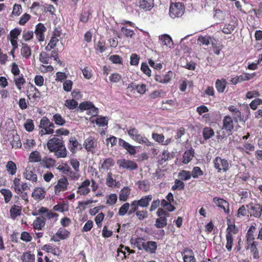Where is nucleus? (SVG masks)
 <instances>
[{"label": "nucleus", "mask_w": 262, "mask_h": 262, "mask_svg": "<svg viewBox=\"0 0 262 262\" xmlns=\"http://www.w3.org/2000/svg\"><path fill=\"white\" fill-rule=\"evenodd\" d=\"M47 146L50 152H54L55 156L58 158H66L67 156V150L65 147L62 137H54L50 139Z\"/></svg>", "instance_id": "1"}, {"label": "nucleus", "mask_w": 262, "mask_h": 262, "mask_svg": "<svg viewBox=\"0 0 262 262\" xmlns=\"http://www.w3.org/2000/svg\"><path fill=\"white\" fill-rule=\"evenodd\" d=\"M39 135L41 137L46 135L53 134L54 132V128L55 125L54 123L50 122L49 119L43 116L40 120L39 125Z\"/></svg>", "instance_id": "2"}, {"label": "nucleus", "mask_w": 262, "mask_h": 262, "mask_svg": "<svg viewBox=\"0 0 262 262\" xmlns=\"http://www.w3.org/2000/svg\"><path fill=\"white\" fill-rule=\"evenodd\" d=\"M185 12V6L180 2L171 3L169 8V15L172 18L181 17Z\"/></svg>", "instance_id": "3"}, {"label": "nucleus", "mask_w": 262, "mask_h": 262, "mask_svg": "<svg viewBox=\"0 0 262 262\" xmlns=\"http://www.w3.org/2000/svg\"><path fill=\"white\" fill-rule=\"evenodd\" d=\"M214 168L218 172H227L229 169V163L228 161L221 157L217 156L213 160Z\"/></svg>", "instance_id": "4"}, {"label": "nucleus", "mask_w": 262, "mask_h": 262, "mask_svg": "<svg viewBox=\"0 0 262 262\" xmlns=\"http://www.w3.org/2000/svg\"><path fill=\"white\" fill-rule=\"evenodd\" d=\"M83 147L88 152L94 154L98 148L97 139L95 137L90 136L84 140Z\"/></svg>", "instance_id": "5"}, {"label": "nucleus", "mask_w": 262, "mask_h": 262, "mask_svg": "<svg viewBox=\"0 0 262 262\" xmlns=\"http://www.w3.org/2000/svg\"><path fill=\"white\" fill-rule=\"evenodd\" d=\"M69 184L68 179L66 177L59 179L57 184L54 186L55 194L59 195L61 192L67 190Z\"/></svg>", "instance_id": "6"}, {"label": "nucleus", "mask_w": 262, "mask_h": 262, "mask_svg": "<svg viewBox=\"0 0 262 262\" xmlns=\"http://www.w3.org/2000/svg\"><path fill=\"white\" fill-rule=\"evenodd\" d=\"M152 200V195L149 194L142 197L138 201H134L132 202V213L133 211L136 210L139 208V206L142 207H146L148 206L149 202Z\"/></svg>", "instance_id": "7"}, {"label": "nucleus", "mask_w": 262, "mask_h": 262, "mask_svg": "<svg viewBox=\"0 0 262 262\" xmlns=\"http://www.w3.org/2000/svg\"><path fill=\"white\" fill-rule=\"evenodd\" d=\"M213 203L224 212L228 214L230 213L229 203L226 200L220 197H214L213 199Z\"/></svg>", "instance_id": "8"}, {"label": "nucleus", "mask_w": 262, "mask_h": 262, "mask_svg": "<svg viewBox=\"0 0 262 262\" xmlns=\"http://www.w3.org/2000/svg\"><path fill=\"white\" fill-rule=\"evenodd\" d=\"M233 119L229 116H225L223 120L222 130H225L228 135L231 134L234 128Z\"/></svg>", "instance_id": "9"}, {"label": "nucleus", "mask_w": 262, "mask_h": 262, "mask_svg": "<svg viewBox=\"0 0 262 262\" xmlns=\"http://www.w3.org/2000/svg\"><path fill=\"white\" fill-rule=\"evenodd\" d=\"M135 131V129L134 128H132V139L133 140L140 144H145L148 146H153L154 143L152 142L149 141L148 139L144 136H143L140 134H136V132Z\"/></svg>", "instance_id": "10"}, {"label": "nucleus", "mask_w": 262, "mask_h": 262, "mask_svg": "<svg viewBox=\"0 0 262 262\" xmlns=\"http://www.w3.org/2000/svg\"><path fill=\"white\" fill-rule=\"evenodd\" d=\"M173 73L171 71H169L165 74H155V80L160 83H167L170 81Z\"/></svg>", "instance_id": "11"}, {"label": "nucleus", "mask_w": 262, "mask_h": 262, "mask_svg": "<svg viewBox=\"0 0 262 262\" xmlns=\"http://www.w3.org/2000/svg\"><path fill=\"white\" fill-rule=\"evenodd\" d=\"M24 178L32 183H36L38 180L37 176L34 169L31 167H27L24 173Z\"/></svg>", "instance_id": "12"}, {"label": "nucleus", "mask_w": 262, "mask_h": 262, "mask_svg": "<svg viewBox=\"0 0 262 262\" xmlns=\"http://www.w3.org/2000/svg\"><path fill=\"white\" fill-rule=\"evenodd\" d=\"M46 31L47 28L43 24L39 23L36 26L34 33L39 41H43L45 40L44 34Z\"/></svg>", "instance_id": "13"}, {"label": "nucleus", "mask_w": 262, "mask_h": 262, "mask_svg": "<svg viewBox=\"0 0 262 262\" xmlns=\"http://www.w3.org/2000/svg\"><path fill=\"white\" fill-rule=\"evenodd\" d=\"M90 184V181L89 179L84 181L78 187L77 193L82 195H86L89 194L91 191L89 188Z\"/></svg>", "instance_id": "14"}, {"label": "nucleus", "mask_w": 262, "mask_h": 262, "mask_svg": "<svg viewBox=\"0 0 262 262\" xmlns=\"http://www.w3.org/2000/svg\"><path fill=\"white\" fill-rule=\"evenodd\" d=\"M137 4L141 9L150 11L154 6V0H138Z\"/></svg>", "instance_id": "15"}, {"label": "nucleus", "mask_w": 262, "mask_h": 262, "mask_svg": "<svg viewBox=\"0 0 262 262\" xmlns=\"http://www.w3.org/2000/svg\"><path fill=\"white\" fill-rule=\"evenodd\" d=\"M46 194V191L44 188L37 187L34 189L32 196L35 200L39 201L45 199Z\"/></svg>", "instance_id": "16"}, {"label": "nucleus", "mask_w": 262, "mask_h": 262, "mask_svg": "<svg viewBox=\"0 0 262 262\" xmlns=\"http://www.w3.org/2000/svg\"><path fill=\"white\" fill-rule=\"evenodd\" d=\"M68 147L72 154H75L78 147H79L80 149H82L81 144L79 143L75 137H71L69 139Z\"/></svg>", "instance_id": "17"}, {"label": "nucleus", "mask_w": 262, "mask_h": 262, "mask_svg": "<svg viewBox=\"0 0 262 262\" xmlns=\"http://www.w3.org/2000/svg\"><path fill=\"white\" fill-rule=\"evenodd\" d=\"M257 246L258 242H255L247 243L246 247L247 250H250V253L252 254L254 259H258L259 258V251L257 248Z\"/></svg>", "instance_id": "18"}, {"label": "nucleus", "mask_w": 262, "mask_h": 262, "mask_svg": "<svg viewBox=\"0 0 262 262\" xmlns=\"http://www.w3.org/2000/svg\"><path fill=\"white\" fill-rule=\"evenodd\" d=\"M249 213L251 216L259 218L261 215L262 207L258 204H250Z\"/></svg>", "instance_id": "19"}, {"label": "nucleus", "mask_w": 262, "mask_h": 262, "mask_svg": "<svg viewBox=\"0 0 262 262\" xmlns=\"http://www.w3.org/2000/svg\"><path fill=\"white\" fill-rule=\"evenodd\" d=\"M182 254L184 262H196L194 253L191 249H185Z\"/></svg>", "instance_id": "20"}, {"label": "nucleus", "mask_w": 262, "mask_h": 262, "mask_svg": "<svg viewBox=\"0 0 262 262\" xmlns=\"http://www.w3.org/2000/svg\"><path fill=\"white\" fill-rule=\"evenodd\" d=\"M41 250L48 253H51L54 255L59 256L61 252L57 247L53 246L51 244H46L41 247Z\"/></svg>", "instance_id": "21"}, {"label": "nucleus", "mask_w": 262, "mask_h": 262, "mask_svg": "<svg viewBox=\"0 0 262 262\" xmlns=\"http://www.w3.org/2000/svg\"><path fill=\"white\" fill-rule=\"evenodd\" d=\"M22 207L21 206L13 205L10 209V217L12 220H15L21 214Z\"/></svg>", "instance_id": "22"}, {"label": "nucleus", "mask_w": 262, "mask_h": 262, "mask_svg": "<svg viewBox=\"0 0 262 262\" xmlns=\"http://www.w3.org/2000/svg\"><path fill=\"white\" fill-rule=\"evenodd\" d=\"M56 160L52 158L45 157L40 161V165L46 168H50L55 166Z\"/></svg>", "instance_id": "23"}, {"label": "nucleus", "mask_w": 262, "mask_h": 262, "mask_svg": "<svg viewBox=\"0 0 262 262\" xmlns=\"http://www.w3.org/2000/svg\"><path fill=\"white\" fill-rule=\"evenodd\" d=\"M46 219L43 216H39L33 223V228L36 230H41L46 225Z\"/></svg>", "instance_id": "24"}, {"label": "nucleus", "mask_w": 262, "mask_h": 262, "mask_svg": "<svg viewBox=\"0 0 262 262\" xmlns=\"http://www.w3.org/2000/svg\"><path fill=\"white\" fill-rule=\"evenodd\" d=\"M13 82L18 90H21L26 83V79L24 75L19 74L18 76H14Z\"/></svg>", "instance_id": "25"}, {"label": "nucleus", "mask_w": 262, "mask_h": 262, "mask_svg": "<svg viewBox=\"0 0 262 262\" xmlns=\"http://www.w3.org/2000/svg\"><path fill=\"white\" fill-rule=\"evenodd\" d=\"M228 110L232 113L233 119L237 122L242 120V114L239 110L233 105H230L228 107Z\"/></svg>", "instance_id": "26"}, {"label": "nucleus", "mask_w": 262, "mask_h": 262, "mask_svg": "<svg viewBox=\"0 0 262 262\" xmlns=\"http://www.w3.org/2000/svg\"><path fill=\"white\" fill-rule=\"evenodd\" d=\"M256 228L255 226L251 225L250 226L246 235L247 244L255 242L254 241L255 237L254 234L256 231Z\"/></svg>", "instance_id": "27"}, {"label": "nucleus", "mask_w": 262, "mask_h": 262, "mask_svg": "<svg viewBox=\"0 0 262 262\" xmlns=\"http://www.w3.org/2000/svg\"><path fill=\"white\" fill-rule=\"evenodd\" d=\"M8 140L10 141V144L13 148H19L21 147L20 137L17 134L13 135L12 137L9 138Z\"/></svg>", "instance_id": "28"}, {"label": "nucleus", "mask_w": 262, "mask_h": 262, "mask_svg": "<svg viewBox=\"0 0 262 262\" xmlns=\"http://www.w3.org/2000/svg\"><path fill=\"white\" fill-rule=\"evenodd\" d=\"M227 84V82L225 79H217L216 80L215 84V88L216 89L217 92L220 93H223L226 88Z\"/></svg>", "instance_id": "29"}, {"label": "nucleus", "mask_w": 262, "mask_h": 262, "mask_svg": "<svg viewBox=\"0 0 262 262\" xmlns=\"http://www.w3.org/2000/svg\"><path fill=\"white\" fill-rule=\"evenodd\" d=\"M112 175L113 174L111 172L107 173L106 178V184L110 187H118L120 184L119 182H117L115 179L113 178Z\"/></svg>", "instance_id": "30"}, {"label": "nucleus", "mask_w": 262, "mask_h": 262, "mask_svg": "<svg viewBox=\"0 0 262 262\" xmlns=\"http://www.w3.org/2000/svg\"><path fill=\"white\" fill-rule=\"evenodd\" d=\"M194 150L191 148L190 149L186 150L183 156V163L188 164L192 159L194 157Z\"/></svg>", "instance_id": "31"}, {"label": "nucleus", "mask_w": 262, "mask_h": 262, "mask_svg": "<svg viewBox=\"0 0 262 262\" xmlns=\"http://www.w3.org/2000/svg\"><path fill=\"white\" fill-rule=\"evenodd\" d=\"M6 170L10 175H15L17 171L16 164L12 161H9L6 165Z\"/></svg>", "instance_id": "32"}, {"label": "nucleus", "mask_w": 262, "mask_h": 262, "mask_svg": "<svg viewBox=\"0 0 262 262\" xmlns=\"http://www.w3.org/2000/svg\"><path fill=\"white\" fill-rule=\"evenodd\" d=\"M157 249V243L154 241H148L145 243L144 250L151 254L155 253Z\"/></svg>", "instance_id": "33"}, {"label": "nucleus", "mask_w": 262, "mask_h": 262, "mask_svg": "<svg viewBox=\"0 0 262 262\" xmlns=\"http://www.w3.org/2000/svg\"><path fill=\"white\" fill-rule=\"evenodd\" d=\"M22 262H35V256L31 251L24 252L21 256Z\"/></svg>", "instance_id": "34"}, {"label": "nucleus", "mask_w": 262, "mask_h": 262, "mask_svg": "<svg viewBox=\"0 0 262 262\" xmlns=\"http://www.w3.org/2000/svg\"><path fill=\"white\" fill-rule=\"evenodd\" d=\"M226 248L228 251L230 252L232 250L233 245V236L230 232H227L226 234Z\"/></svg>", "instance_id": "35"}, {"label": "nucleus", "mask_w": 262, "mask_h": 262, "mask_svg": "<svg viewBox=\"0 0 262 262\" xmlns=\"http://www.w3.org/2000/svg\"><path fill=\"white\" fill-rule=\"evenodd\" d=\"M20 53L23 57L25 58H28L31 56V50L27 43H22Z\"/></svg>", "instance_id": "36"}, {"label": "nucleus", "mask_w": 262, "mask_h": 262, "mask_svg": "<svg viewBox=\"0 0 262 262\" xmlns=\"http://www.w3.org/2000/svg\"><path fill=\"white\" fill-rule=\"evenodd\" d=\"M114 165V160L111 158L105 159L101 164L100 168L103 170H108Z\"/></svg>", "instance_id": "37"}, {"label": "nucleus", "mask_w": 262, "mask_h": 262, "mask_svg": "<svg viewBox=\"0 0 262 262\" xmlns=\"http://www.w3.org/2000/svg\"><path fill=\"white\" fill-rule=\"evenodd\" d=\"M29 160L30 162H40L41 160V157L40 152L37 150L31 152L29 156Z\"/></svg>", "instance_id": "38"}, {"label": "nucleus", "mask_w": 262, "mask_h": 262, "mask_svg": "<svg viewBox=\"0 0 262 262\" xmlns=\"http://www.w3.org/2000/svg\"><path fill=\"white\" fill-rule=\"evenodd\" d=\"M117 164L120 168L129 169L131 168V161L126 160L125 159H121L117 160Z\"/></svg>", "instance_id": "39"}, {"label": "nucleus", "mask_w": 262, "mask_h": 262, "mask_svg": "<svg viewBox=\"0 0 262 262\" xmlns=\"http://www.w3.org/2000/svg\"><path fill=\"white\" fill-rule=\"evenodd\" d=\"M214 135V132L210 127H205L203 129V136L205 140H208Z\"/></svg>", "instance_id": "40"}, {"label": "nucleus", "mask_w": 262, "mask_h": 262, "mask_svg": "<svg viewBox=\"0 0 262 262\" xmlns=\"http://www.w3.org/2000/svg\"><path fill=\"white\" fill-rule=\"evenodd\" d=\"M197 41H198V43L200 45H205V46H208L211 42V41H212L211 37L209 36H207V35H206V36L200 35L198 37Z\"/></svg>", "instance_id": "41"}, {"label": "nucleus", "mask_w": 262, "mask_h": 262, "mask_svg": "<svg viewBox=\"0 0 262 262\" xmlns=\"http://www.w3.org/2000/svg\"><path fill=\"white\" fill-rule=\"evenodd\" d=\"M0 192L4 197L5 202L8 203L12 197V192L8 189L3 188L0 190Z\"/></svg>", "instance_id": "42"}, {"label": "nucleus", "mask_w": 262, "mask_h": 262, "mask_svg": "<svg viewBox=\"0 0 262 262\" xmlns=\"http://www.w3.org/2000/svg\"><path fill=\"white\" fill-rule=\"evenodd\" d=\"M53 121L54 122L55 124L59 126H62L66 123L64 118L58 113H56L53 115Z\"/></svg>", "instance_id": "43"}, {"label": "nucleus", "mask_w": 262, "mask_h": 262, "mask_svg": "<svg viewBox=\"0 0 262 262\" xmlns=\"http://www.w3.org/2000/svg\"><path fill=\"white\" fill-rule=\"evenodd\" d=\"M68 205L64 203H58L57 205L54 206L53 207V210L54 211L64 212L65 211H68Z\"/></svg>", "instance_id": "44"}, {"label": "nucleus", "mask_w": 262, "mask_h": 262, "mask_svg": "<svg viewBox=\"0 0 262 262\" xmlns=\"http://www.w3.org/2000/svg\"><path fill=\"white\" fill-rule=\"evenodd\" d=\"M78 102L74 99H69L65 101L64 106L69 110H74L78 106Z\"/></svg>", "instance_id": "45"}, {"label": "nucleus", "mask_w": 262, "mask_h": 262, "mask_svg": "<svg viewBox=\"0 0 262 262\" xmlns=\"http://www.w3.org/2000/svg\"><path fill=\"white\" fill-rule=\"evenodd\" d=\"M161 205L165 210L169 212L173 211L176 209V207L173 205L169 203L168 201L163 199L161 201Z\"/></svg>", "instance_id": "46"}, {"label": "nucleus", "mask_w": 262, "mask_h": 262, "mask_svg": "<svg viewBox=\"0 0 262 262\" xmlns=\"http://www.w3.org/2000/svg\"><path fill=\"white\" fill-rule=\"evenodd\" d=\"M70 232L65 229L60 228L56 233V235L61 239H64L68 237Z\"/></svg>", "instance_id": "47"}, {"label": "nucleus", "mask_w": 262, "mask_h": 262, "mask_svg": "<svg viewBox=\"0 0 262 262\" xmlns=\"http://www.w3.org/2000/svg\"><path fill=\"white\" fill-rule=\"evenodd\" d=\"M56 34L54 33V36L52 37L48 46L46 48L47 50L50 51L56 47L57 43L59 41L58 38L56 36Z\"/></svg>", "instance_id": "48"}, {"label": "nucleus", "mask_w": 262, "mask_h": 262, "mask_svg": "<svg viewBox=\"0 0 262 262\" xmlns=\"http://www.w3.org/2000/svg\"><path fill=\"white\" fill-rule=\"evenodd\" d=\"M95 49L100 53H103L107 49L105 45V42L103 40H99L95 45Z\"/></svg>", "instance_id": "49"}, {"label": "nucleus", "mask_w": 262, "mask_h": 262, "mask_svg": "<svg viewBox=\"0 0 262 262\" xmlns=\"http://www.w3.org/2000/svg\"><path fill=\"white\" fill-rule=\"evenodd\" d=\"M256 75V73H253L251 74L244 73L242 75L238 76V78L239 79L240 82L248 81L252 79L254 76Z\"/></svg>", "instance_id": "50"}, {"label": "nucleus", "mask_w": 262, "mask_h": 262, "mask_svg": "<svg viewBox=\"0 0 262 262\" xmlns=\"http://www.w3.org/2000/svg\"><path fill=\"white\" fill-rule=\"evenodd\" d=\"M133 213H135L136 216L139 220H143L148 216V212L146 210H140L138 208L136 210L133 211Z\"/></svg>", "instance_id": "51"}, {"label": "nucleus", "mask_w": 262, "mask_h": 262, "mask_svg": "<svg viewBox=\"0 0 262 262\" xmlns=\"http://www.w3.org/2000/svg\"><path fill=\"white\" fill-rule=\"evenodd\" d=\"M162 44L164 46H170L172 45V40L170 36L167 34L162 35L160 37Z\"/></svg>", "instance_id": "52"}, {"label": "nucleus", "mask_w": 262, "mask_h": 262, "mask_svg": "<svg viewBox=\"0 0 262 262\" xmlns=\"http://www.w3.org/2000/svg\"><path fill=\"white\" fill-rule=\"evenodd\" d=\"M130 190L128 187H124L121 189L119 194V199L121 201H125L127 200L129 194Z\"/></svg>", "instance_id": "53"}, {"label": "nucleus", "mask_w": 262, "mask_h": 262, "mask_svg": "<svg viewBox=\"0 0 262 262\" xmlns=\"http://www.w3.org/2000/svg\"><path fill=\"white\" fill-rule=\"evenodd\" d=\"M145 243L143 238L138 237L136 239L133 247H137L139 250H144Z\"/></svg>", "instance_id": "54"}, {"label": "nucleus", "mask_w": 262, "mask_h": 262, "mask_svg": "<svg viewBox=\"0 0 262 262\" xmlns=\"http://www.w3.org/2000/svg\"><path fill=\"white\" fill-rule=\"evenodd\" d=\"M178 177L183 181H187L191 178V172L189 171L183 170L179 172Z\"/></svg>", "instance_id": "55"}, {"label": "nucleus", "mask_w": 262, "mask_h": 262, "mask_svg": "<svg viewBox=\"0 0 262 262\" xmlns=\"http://www.w3.org/2000/svg\"><path fill=\"white\" fill-rule=\"evenodd\" d=\"M91 15V13L89 11H83L79 16V21L83 23H86Z\"/></svg>", "instance_id": "56"}, {"label": "nucleus", "mask_w": 262, "mask_h": 262, "mask_svg": "<svg viewBox=\"0 0 262 262\" xmlns=\"http://www.w3.org/2000/svg\"><path fill=\"white\" fill-rule=\"evenodd\" d=\"M185 188V184L184 183L178 179H176L174 181V184L172 186L171 189L173 191L179 189L180 190H182Z\"/></svg>", "instance_id": "57"}, {"label": "nucleus", "mask_w": 262, "mask_h": 262, "mask_svg": "<svg viewBox=\"0 0 262 262\" xmlns=\"http://www.w3.org/2000/svg\"><path fill=\"white\" fill-rule=\"evenodd\" d=\"M167 225V218L166 216L159 217L156 221L155 226L158 228H162Z\"/></svg>", "instance_id": "58"}, {"label": "nucleus", "mask_w": 262, "mask_h": 262, "mask_svg": "<svg viewBox=\"0 0 262 262\" xmlns=\"http://www.w3.org/2000/svg\"><path fill=\"white\" fill-rule=\"evenodd\" d=\"M67 175L68 176L70 180H77L80 178L79 171H72L70 168V171H68Z\"/></svg>", "instance_id": "59"}, {"label": "nucleus", "mask_w": 262, "mask_h": 262, "mask_svg": "<svg viewBox=\"0 0 262 262\" xmlns=\"http://www.w3.org/2000/svg\"><path fill=\"white\" fill-rule=\"evenodd\" d=\"M235 26L233 24H226L224 26L222 29V32L224 34H231L235 29Z\"/></svg>", "instance_id": "60"}, {"label": "nucleus", "mask_w": 262, "mask_h": 262, "mask_svg": "<svg viewBox=\"0 0 262 262\" xmlns=\"http://www.w3.org/2000/svg\"><path fill=\"white\" fill-rule=\"evenodd\" d=\"M203 174V171L201 170V168L198 166L194 167L191 173V177L194 179L198 178L199 176H202Z\"/></svg>", "instance_id": "61"}, {"label": "nucleus", "mask_w": 262, "mask_h": 262, "mask_svg": "<svg viewBox=\"0 0 262 262\" xmlns=\"http://www.w3.org/2000/svg\"><path fill=\"white\" fill-rule=\"evenodd\" d=\"M95 122L99 126L103 127L107 125L108 120L105 117H99L96 119Z\"/></svg>", "instance_id": "62"}, {"label": "nucleus", "mask_w": 262, "mask_h": 262, "mask_svg": "<svg viewBox=\"0 0 262 262\" xmlns=\"http://www.w3.org/2000/svg\"><path fill=\"white\" fill-rule=\"evenodd\" d=\"M93 103L90 101H84L80 103L79 108L81 111H89L91 108L93 107Z\"/></svg>", "instance_id": "63"}, {"label": "nucleus", "mask_w": 262, "mask_h": 262, "mask_svg": "<svg viewBox=\"0 0 262 262\" xmlns=\"http://www.w3.org/2000/svg\"><path fill=\"white\" fill-rule=\"evenodd\" d=\"M262 104V99L260 98H256L252 100L250 103V108L253 110H256L258 105Z\"/></svg>", "instance_id": "64"}]
</instances>
